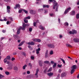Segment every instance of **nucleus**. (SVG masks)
Segmentation results:
<instances>
[{"instance_id": "obj_58", "label": "nucleus", "mask_w": 79, "mask_h": 79, "mask_svg": "<svg viewBox=\"0 0 79 79\" xmlns=\"http://www.w3.org/2000/svg\"><path fill=\"white\" fill-rule=\"evenodd\" d=\"M4 21H7V19L6 18H5L4 19Z\"/></svg>"}, {"instance_id": "obj_47", "label": "nucleus", "mask_w": 79, "mask_h": 79, "mask_svg": "<svg viewBox=\"0 0 79 79\" xmlns=\"http://www.w3.org/2000/svg\"><path fill=\"white\" fill-rule=\"evenodd\" d=\"M28 65L30 66V67L31 68H32V65H31V63H29L28 64Z\"/></svg>"}, {"instance_id": "obj_51", "label": "nucleus", "mask_w": 79, "mask_h": 79, "mask_svg": "<svg viewBox=\"0 0 79 79\" xmlns=\"http://www.w3.org/2000/svg\"><path fill=\"white\" fill-rule=\"evenodd\" d=\"M15 60V58H14V57H12V59L11 60L12 61H14V60Z\"/></svg>"}, {"instance_id": "obj_35", "label": "nucleus", "mask_w": 79, "mask_h": 79, "mask_svg": "<svg viewBox=\"0 0 79 79\" xmlns=\"http://www.w3.org/2000/svg\"><path fill=\"white\" fill-rule=\"evenodd\" d=\"M14 70H18V67L16 66H15L14 68Z\"/></svg>"}, {"instance_id": "obj_26", "label": "nucleus", "mask_w": 79, "mask_h": 79, "mask_svg": "<svg viewBox=\"0 0 79 79\" xmlns=\"http://www.w3.org/2000/svg\"><path fill=\"white\" fill-rule=\"evenodd\" d=\"M44 63H46V64H50V62H49V61H45L44 62Z\"/></svg>"}, {"instance_id": "obj_62", "label": "nucleus", "mask_w": 79, "mask_h": 79, "mask_svg": "<svg viewBox=\"0 0 79 79\" xmlns=\"http://www.w3.org/2000/svg\"><path fill=\"white\" fill-rule=\"evenodd\" d=\"M2 31L3 32V33H5V32H6V31L4 30H3Z\"/></svg>"}, {"instance_id": "obj_1", "label": "nucleus", "mask_w": 79, "mask_h": 79, "mask_svg": "<svg viewBox=\"0 0 79 79\" xmlns=\"http://www.w3.org/2000/svg\"><path fill=\"white\" fill-rule=\"evenodd\" d=\"M77 68V65H73L71 67V69L72 70L70 72V73L71 74L73 73H74V71H75V69H76Z\"/></svg>"}, {"instance_id": "obj_5", "label": "nucleus", "mask_w": 79, "mask_h": 79, "mask_svg": "<svg viewBox=\"0 0 79 79\" xmlns=\"http://www.w3.org/2000/svg\"><path fill=\"white\" fill-rule=\"evenodd\" d=\"M72 31H70L69 32V34H77V31L73 29L72 30Z\"/></svg>"}, {"instance_id": "obj_41", "label": "nucleus", "mask_w": 79, "mask_h": 79, "mask_svg": "<svg viewBox=\"0 0 79 79\" xmlns=\"http://www.w3.org/2000/svg\"><path fill=\"white\" fill-rule=\"evenodd\" d=\"M6 58L7 60H10V56H7L6 57Z\"/></svg>"}, {"instance_id": "obj_25", "label": "nucleus", "mask_w": 79, "mask_h": 79, "mask_svg": "<svg viewBox=\"0 0 79 79\" xmlns=\"http://www.w3.org/2000/svg\"><path fill=\"white\" fill-rule=\"evenodd\" d=\"M46 7L47 8H49V5H43V8H45Z\"/></svg>"}, {"instance_id": "obj_27", "label": "nucleus", "mask_w": 79, "mask_h": 79, "mask_svg": "<svg viewBox=\"0 0 79 79\" xmlns=\"http://www.w3.org/2000/svg\"><path fill=\"white\" fill-rule=\"evenodd\" d=\"M39 70L38 69L36 70V73L35 75V76H37V74H38V72H39Z\"/></svg>"}, {"instance_id": "obj_17", "label": "nucleus", "mask_w": 79, "mask_h": 79, "mask_svg": "<svg viewBox=\"0 0 79 79\" xmlns=\"http://www.w3.org/2000/svg\"><path fill=\"white\" fill-rule=\"evenodd\" d=\"M48 76H53V73H48L47 74Z\"/></svg>"}, {"instance_id": "obj_20", "label": "nucleus", "mask_w": 79, "mask_h": 79, "mask_svg": "<svg viewBox=\"0 0 79 79\" xmlns=\"http://www.w3.org/2000/svg\"><path fill=\"white\" fill-rule=\"evenodd\" d=\"M38 22H39V20H37V21L36 22H34L33 23L34 26L35 27V26H36V24L37 23H38Z\"/></svg>"}, {"instance_id": "obj_61", "label": "nucleus", "mask_w": 79, "mask_h": 79, "mask_svg": "<svg viewBox=\"0 0 79 79\" xmlns=\"http://www.w3.org/2000/svg\"><path fill=\"white\" fill-rule=\"evenodd\" d=\"M13 54L14 55H16V52H14Z\"/></svg>"}, {"instance_id": "obj_38", "label": "nucleus", "mask_w": 79, "mask_h": 79, "mask_svg": "<svg viewBox=\"0 0 79 79\" xmlns=\"http://www.w3.org/2000/svg\"><path fill=\"white\" fill-rule=\"evenodd\" d=\"M9 21H12L13 19H12V18L10 17L9 18Z\"/></svg>"}, {"instance_id": "obj_13", "label": "nucleus", "mask_w": 79, "mask_h": 79, "mask_svg": "<svg viewBox=\"0 0 79 79\" xmlns=\"http://www.w3.org/2000/svg\"><path fill=\"white\" fill-rule=\"evenodd\" d=\"M21 28H20V27H19V28L17 33V34H19L20 33V30H21Z\"/></svg>"}, {"instance_id": "obj_42", "label": "nucleus", "mask_w": 79, "mask_h": 79, "mask_svg": "<svg viewBox=\"0 0 79 79\" xmlns=\"http://www.w3.org/2000/svg\"><path fill=\"white\" fill-rule=\"evenodd\" d=\"M6 61H7V59L6 58L4 60V63H6Z\"/></svg>"}, {"instance_id": "obj_45", "label": "nucleus", "mask_w": 79, "mask_h": 79, "mask_svg": "<svg viewBox=\"0 0 79 79\" xmlns=\"http://www.w3.org/2000/svg\"><path fill=\"white\" fill-rule=\"evenodd\" d=\"M53 51H51L50 52V55H53Z\"/></svg>"}, {"instance_id": "obj_43", "label": "nucleus", "mask_w": 79, "mask_h": 79, "mask_svg": "<svg viewBox=\"0 0 79 79\" xmlns=\"http://www.w3.org/2000/svg\"><path fill=\"white\" fill-rule=\"evenodd\" d=\"M7 24H10V23H11V22H10L9 21H7Z\"/></svg>"}, {"instance_id": "obj_4", "label": "nucleus", "mask_w": 79, "mask_h": 79, "mask_svg": "<svg viewBox=\"0 0 79 79\" xmlns=\"http://www.w3.org/2000/svg\"><path fill=\"white\" fill-rule=\"evenodd\" d=\"M23 11H24V13H27V11L26 10L23 9H21L19 10V13H21Z\"/></svg>"}, {"instance_id": "obj_7", "label": "nucleus", "mask_w": 79, "mask_h": 79, "mask_svg": "<svg viewBox=\"0 0 79 79\" xmlns=\"http://www.w3.org/2000/svg\"><path fill=\"white\" fill-rule=\"evenodd\" d=\"M32 40L33 41H34V42H40L41 40H40L39 39H33Z\"/></svg>"}, {"instance_id": "obj_39", "label": "nucleus", "mask_w": 79, "mask_h": 79, "mask_svg": "<svg viewBox=\"0 0 79 79\" xmlns=\"http://www.w3.org/2000/svg\"><path fill=\"white\" fill-rule=\"evenodd\" d=\"M2 77H4V76L2 75H1V74H0V79H2Z\"/></svg>"}, {"instance_id": "obj_21", "label": "nucleus", "mask_w": 79, "mask_h": 79, "mask_svg": "<svg viewBox=\"0 0 79 79\" xmlns=\"http://www.w3.org/2000/svg\"><path fill=\"white\" fill-rule=\"evenodd\" d=\"M48 50H47L46 51V52L45 54V56L46 58H47V55H48Z\"/></svg>"}, {"instance_id": "obj_52", "label": "nucleus", "mask_w": 79, "mask_h": 79, "mask_svg": "<svg viewBox=\"0 0 79 79\" xmlns=\"http://www.w3.org/2000/svg\"><path fill=\"white\" fill-rule=\"evenodd\" d=\"M25 42V41H23L21 42V44L23 45L24 44V43Z\"/></svg>"}, {"instance_id": "obj_18", "label": "nucleus", "mask_w": 79, "mask_h": 79, "mask_svg": "<svg viewBox=\"0 0 79 79\" xmlns=\"http://www.w3.org/2000/svg\"><path fill=\"white\" fill-rule=\"evenodd\" d=\"M30 13H31V14H34V13H35V11H33V10H31L30 11Z\"/></svg>"}, {"instance_id": "obj_15", "label": "nucleus", "mask_w": 79, "mask_h": 79, "mask_svg": "<svg viewBox=\"0 0 79 79\" xmlns=\"http://www.w3.org/2000/svg\"><path fill=\"white\" fill-rule=\"evenodd\" d=\"M40 50V49L39 48H38V49H36V53L37 54H39V51Z\"/></svg>"}, {"instance_id": "obj_19", "label": "nucleus", "mask_w": 79, "mask_h": 79, "mask_svg": "<svg viewBox=\"0 0 79 79\" xmlns=\"http://www.w3.org/2000/svg\"><path fill=\"white\" fill-rule=\"evenodd\" d=\"M65 76H66V73H62L61 74V77H64Z\"/></svg>"}, {"instance_id": "obj_11", "label": "nucleus", "mask_w": 79, "mask_h": 79, "mask_svg": "<svg viewBox=\"0 0 79 79\" xmlns=\"http://www.w3.org/2000/svg\"><path fill=\"white\" fill-rule=\"evenodd\" d=\"M71 10V8L70 7H69L68 8H67L65 11L64 12V14H66V13H68V11H69V10Z\"/></svg>"}, {"instance_id": "obj_50", "label": "nucleus", "mask_w": 79, "mask_h": 79, "mask_svg": "<svg viewBox=\"0 0 79 79\" xmlns=\"http://www.w3.org/2000/svg\"><path fill=\"white\" fill-rule=\"evenodd\" d=\"M48 12V11H47V10H44L45 14H46Z\"/></svg>"}, {"instance_id": "obj_55", "label": "nucleus", "mask_w": 79, "mask_h": 79, "mask_svg": "<svg viewBox=\"0 0 79 79\" xmlns=\"http://www.w3.org/2000/svg\"><path fill=\"white\" fill-rule=\"evenodd\" d=\"M21 45H23V44L21 43L19 44V47H20V46H21Z\"/></svg>"}, {"instance_id": "obj_53", "label": "nucleus", "mask_w": 79, "mask_h": 79, "mask_svg": "<svg viewBox=\"0 0 79 79\" xmlns=\"http://www.w3.org/2000/svg\"><path fill=\"white\" fill-rule=\"evenodd\" d=\"M51 64H54H54L55 63H54V61H51Z\"/></svg>"}, {"instance_id": "obj_48", "label": "nucleus", "mask_w": 79, "mask_h": 79, "mask_svg": "<svg viewBox=\"0 0 79 79\" xmlns=\"http://www.w3.org/2000/svg\"><path fill=\"white\" fill-rule=\"evenodd\" d=\"M31 60H34V57L32 56H31Z\"/></svg>"}, {"instance_id": "obj_30", "label": "nucleus", "mask_w": 79, "mask_h": 79, "mask_svg": "<svg viewBox=\"0 0 79 79\" xmlns=\"http://www.w3.org/2000/svg\"><path fill=\"white\" fill-rule=\"evenodd\" d=\"M27 67V65L26 64H25L24 66H23V69H26V67Z\"/></svg>"}, {"instance_id": "obj_22", "label": "nucleus", "mask_w": 79, "mask_h": 79, "mask_svg": "<svg viewBox=\"0 0 79 79\" xmlns=\"http://www.w3.org/2000/svg\"><path fill=\"white\" fill-rule=\"evenodd\" d=\"M39 65L41 66L42 65V61L40 60L39 61Z\"/></svg>"}, {"instance_id": "obj_46", "label": "nucleus", "mask_w": 79, "mask_h": 79, "mask_svg": "<svg viewBox=\"0 0 79 79\" xmlns=\"http://www.w3.org/2000/svg\"><path fill=\"white\" fill-rule=\"evenodd\" d=\"M57 66L58 67H59V68H61V66H62V65H60V64H58V65H57Z\"/></svg>"}, {"instance_id": "obj_49", "label": "nucleus", "mask_w": 79, "mask_h": 79, "mask_svg": "<svg viewBox=\"0 0 79 79\" xmlns=\"http://www.w3.org/2000/svg\"><path fill=\"white\" fill-rule=\"evenodd\" d=\"M32 30V28H29V31H30V32H31Z\"/></svg>"}, {"instance_id": "obj_40", "label": "nucleus", "mask_w": 79, "mask_h": 79, "mask_svg": "<svg viewBox=\"0 0 79 79\" xmlns=\"http://www.w3.org/2000/svg\"><path fill=\"white\" fill-rule=\"evenodd\" d=\"M52 69V68H50L48 70V72H50V71H51Z\"/></svg>"}, {"instance_id": "obj_34", "label": "nucleus", "mask_w": 79, "mask_h": 79, "mask_svg": "<svg viewBox=\"0 0 79 79\" xmlns=\"http://www.w3.org/2000/svg\"><path fill=\"white\" fill-rule=\"evenodd\" d=\"M56 66V63H54V65L53 66V68H55Z\"/></svg>"}, {"instance_id": "obj_60", "label": "nucleus", "mask_w": 79, "mask_h": 79, "mask_svg": "<svg viewBox=\"0 0 79 79\" xmlns=\"http://www.w3.org/2000/svg\"><path fill=\"white\" fill-rule=\"evenodd\" d=\"M61 70L59 69V73H61Z\"/></svg>"}, {"instance_id": "obj_57", "label": "nucleus", "mask_w": 79, "mask_h": 79, "mask_svg": "<svg viewBox=\"0 0 79 79\" xmlns=\"http://www.w3.org/2000/svg\"><path fill=\"white\" fill-rule=\"evenodd\" d=\"M56 11H58V7H56Z\"/></svg>"}, {"instance_id": "obj_32", "label": "nucleus", "mask_w": 79, "mask_h": 79, "mask_svg": "<svg viewBox=\"0 0 79 79\" xmlns=\"http://www.w3.org/2000/svg\"><path fill=\"white\" fill-rule=\"evenodd\" d=\"M5 73L6 75H9L10 74V73L6 71L5 72Z\"/></svg>"}, {"instance_id": "obj_10", "label": "nucleus", "mask_w": 79, "mask_h": 79, "mask_svg": "<svg viewBox=\"0 0 79 79\" xmlns=\"http://www.w3.org/2000/svg\"><path fill=\"white\" fill-rule=\"evenodd\" d=\"M15 7H14L15 9H17V8H19L21 7V6L19 4H16Z\"/></svg>"}, {"instance_id": "obj_59", "label": "nucleus", "mask_w": 79, "mask_h": 79, "mask_svg": "<svg viewBox=\"0 0 79 79\" xmlns=\"http://www.w3.org/2000/svg\"><path fill=\"white\" fill-rule=\"evenodd\" d=\"M21 42V40H18V42L19 43H20V42Z\"/></svg>"}, {"instance_id": "obj_33", "label": "nucleus", "mask_w": 79, "mask_h": 79, "mask_svg": "<svg viewBox=\"0 0 79 79\" xmlns=\"http://www.w3.org/2000/svg\"><path fill=\"white\" fill-rule=\"evenodd\" d=\"M50 15L51 16H52V17H53V16H55V14H50Z\"/></svg>"}, {"instance_id": "obj_24", "label": "nucleus", "mask_w": 79, "mask_h": 79, "mask_svg": "<svg viewBox=\"0 0 79 79\" xmlns=\"http://www.w3.org/2000/svg\"><path fill=\"white\" fill-rule=\"evenodd\" d=\"M39 28L41 29L42 30H44V27H43L42 26L40 25L39 26Z\"/></svg>"}, {"instance_id": "obj_56", "label": "nucleus", "mask_w": 79, "mask_h": 79, "mask_svg": "<svg viewBox=\"0 0 79 79\" xmlns=\"http://www.w3.org/2000/svg\"><path fill=\"white\" fill-rule=\"evenodd\" d=\"M30 73V71H27V73L28 74H29V73Z\"/></svg>"}, {"instance_id": "obj_37", "label": "nucleus", "mask_w": 79, "mask_h": 79, "mask_svg": "<svg viewBox=\"0 0 79 79\" xmlns=\"http://www.w3.org/2000/svg\"><path fill=\"white\" fill-rule=\"evenodd\" d=\"M76 18L77 19H79V14H78L77 15Z\"/></svg>"}, {"instance_id": "obj_31", "label": "nucleus", "mask_w": 79, "mask_h": 79, "mask_svg": "<svg viewBox=\"0 0 79 79\" xmlns=\"http://www.w3.org/2000/svg\"><path fill=\"white\" fill-rule=\"evenodd\" d=\"M24 22L25 23H28V21H27V20H26V19H24Z\"/></svg>"}, {"instance_id": "obj_29", "label": "nucleus", "mask_w": 79, "mask_h": 79, "mask_svg": "<svg viewBox=\"0 0 79 79\" xmlns=\"http://www.w3.org/2000/svg\"><path fill=\"white\" fill-rule=\"evenodd\" d=\"M61 61H62V62H63V63L64 64H65V61H64V59H63L62 58H60V59Z\"/></svg>"}, {"instance_id": "obj_16", "label": "nucleus", "mask_w": 79, "mask_h": 79, "mask_svg": "<svg viewBox=\"0 0 79 79\" xmlns=\"http://www.w3.org/2000/svg\"><path fill=\"white\" fill-rule=\"evenodd\" d=\"M70 13L71 15H75V11H73L72 12H70Z\"/></svg>"}, {"instance_id": "obj_54", "label": "nucleus", "mask_w": 79, "mask_h": 79, "mask_svg": "<svg viewBox=\"0 0 79 79\" xmlns=\"http://www.w3.org/2000/svg\"><path fill=\"white\" fill-rule=\"evenodd\" d=\"M23 55L24 56H26V52H23Z\"/></svg>"}, {"instance_id": "obj_64", "label": "nucleus", "mask_w": 79, "mask_h": 79, "mask_svg": "<svg viewBox=\"0 0 79 79\" xmlns=\"http://www.w3.org/2000/svg\"><path fill=\"white\" fill-rule=\"evenodd\" d=\"M77 5H79V1H78L77 3Z\"/></svg>"}, {"instance_id": "obj_12", "label": "nucleus", "mask_w": 79, "mask_h": 79, "mask_svg": "<svg viewBox=\"0 0 79 79\" xmlns=\"http://www.w3.org/2000/svg\"><path fill=\"white\" fill-rule=\"evenodd\" d=\"M27 44L28 45H34L35 44V43H34L33 42H29L28 43H27Z\"/></svg>"}, {"instance_id": "obj_23", "label": "nucleus", "mask_w": 79, "mask_h": 79, "mask_svg": "<svg viewBox=\"0 0 79 79\" xmlns=\"http://www.w3.org/2000/svg\"><path fill=\"white\" fill-rule=\"evenodd\" d=\"M66 45L68 47H70V48L72 47V46L69 44H66Z\"/></svg>"}, {"instance_id": "obj_28", "label": "nucleus", "mask_w": 79, "mask_h": 79, "mask_svg": "<svg viewBox=\"0 0 79 79\" xmlns=\"http://www.w3.org/2000/svg\"><path fill=\"white\" fill-rule=\"evenodd\" d=\"M64 25L65 26H68L69 24L68 22H65L64 23Z\"/></svg>"}, {"instance_id": "obj_44", "label": "nucleus", "mask_w": 79, "mask_h": 79, "mask_svg": "<svg viewBox=\"0 0 79 79\" xmlns=\"http://www.w3.org/2000/svg\"><path fill=\"white\" fill-rule=\"evenodd\" d=\"M39 12H41V11H43V9H40L38 10Z\"/></svg>"}, {"instance_id": "obj_63", "label": "nucleus", "mask_w": 79, "mask_h": 79, "mask_svg": "<svg viewBox=\"0 0 79 79\" xmlns=\"http://www.w3.org/2000/svg\"><path fill=\"white\" fill-rule=\"evenodd\" d=\"M77 78H79V73L78 74V75L77 77Z\"/></svg>"}, {"instance_id": "obj_14", "label": "nucleus", "mask_w": 79, "mask_h": 79, "mask_svg": "<svg viewBox=\"0 0 79 79\" xmlns=\"http://www.w3.org/2000/svg\"><path fill=\"white\" fill-rule=\"evenodd\" d=\"M74 40L75 42H79V39H74Z\"/></svg>"}, {"instance_id": "obj_36", "label": "nucleus", "mask_w": 79, "mask_h": 79, "mask_svg": "<svg viewBox=\"0 0 79 79\" xmlns=\"http://www.w3.org/2000/svg\"><path fill=\"white\" fill-rule=\"evenodd\" d=\"M24 19H31V17L30 16H28L24 18Z\"/></svg>"}, {"instance_id": "obj_3", "label": "nucleus", "mask_w": 79, "mask_h": 79, "mask_svg": "<svg viewBox=\"0 0 79 79\" xmlns=\"http://www.w3.org/2000/svg\"><path fill=\"white\" fill-rule=\"evenodd\" d=\"M7 64H8L9 66V68L10 69H12V68H13V65L11 64V63L10 61H7L6 62Z\"/></svg>"}, {"instance_id": "obj_8", "label": "nucleus", "mask_w": 79, "mask_h": 79, "mask_svg": "<svg viewBox=\"0 0 79 79\" xmlns=\"http://www.w3.org/2000/svg\"><path fill=\"white\" fill-rule=\"evenodd\" d=\"M10 6H7V12L8 13H10Z\"/></svg>"}, {"instance_id": "obj_6", "label": "nucleus", "mask_w": 79, "mask_h": 79, "mask_svg": "<svg viewBox=\"0 0 79 79\" xmlns=\"http://www.w3.org/2000/svg\"><path fill=\"white\" fill-rule=\"evenodd\" d=\"M52 2L54 3V6H53V8L54 9H55V7L57 6V5H58V3L56 2V1L55 0H53L52 1Z\"/></svg>"}, {"instance_id": "obj_2", "label": "nucleus", "mask_w": 79, "mask_h": 79, "mask_svg": "<svg viewBox=\"0 0 79 79\" xmlns=\"http://www.w3.org/2000/svg\"><path fill=\"white\" fill-rule=\"evenodd\" d=\"M29 26V24H26L25 23H23V27H20V28L22 30H23V31H24V30H25L26 27V26Z\"/></svg>"}, {"instance_id": "obj_9", "label": "nucleus", "mask_w": 79, "mask_h": 79, "mask_svg": "<svg viewBox=\"0 0 79 79\" xmlns=\"http://www.w3.org/2000/svg\"><path fill=\"white\" fill-rule=\"evenodd\" d=\"M48 46L50 48H54L55 47V46L52 44H48Z\"/></svg>"}]
</instances>
